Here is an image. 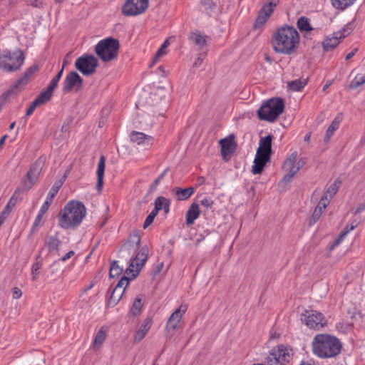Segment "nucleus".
<instances>
[{"mask_svg":"<svg viewBox=\"0 0 365 365\" xmlns=\"http://www.w3.org/2000/svg\"><path fill=\"white\" fill-rule=\"evenodd\" d=\"M271 45L277 53L287 56L293 55L300 45L299 34L294 26H281L273 32Z\"/></svg>","mask_w":365,"mask_h":365,"instance_id":"1","label":"nucleus"},{"mask_svg":"<svg viewBox=\"0 0 365 365\" xmlns=\"http://www.w3.org/2000/svg\"><path fill=\"white\" fill-rule=\"evenodd\" d=\"M140 237L137 233L132 235L127 242L121 247L120 252L124 255L128 254L130 257V264L126 268L125 273L134 279L139 273L148 259V250L142 247L138 252Z\"/></svg>","mask_w":365,"mask_h":365,"instance_id":"2","label":"nucleus"},{"mask_svg":"<svg viewBox=\"0 0 365 365\" xmlns=\"http://www.w3.org/2000/svg\"><path fill=\"white\" fill-rule=\"evenodd\" d=\"M86 215V208L83 202L71 200L58 213V225L66 230L73 229L81 225Z\"/></svg>","mask_w":365,"mask_h":365,"instance_id":"3","label":"nucleus"},{"mask_svg":"<svg viewBox=\"0 0 365 365\" xmlns=\"http://www.w3.org/2000/svg\"><path fill=\"white\" fill-rule=\"evenodd\" d=\"M312 352L322 359L335 357L340 354L341 344L338 338L328 334H318L312 342Z\"/></svg>","mask_w":365,"mask_h":365,"instance_id":"4","label":"nucleus"},{"mask_svg":"<svg viewBox=\"0 0 365 365\" xmlns=\"http://www.w3.org/2000/svg\"><path fill=\"white\" fill-rule=\"evenodd\" d=\"M42 163L43 161L41 159H38L31 165L26 177L22 179L20 186L16 188L10 198L6 205V208L10 207L11 206H14L19 200L21 193L29 191L36 184L42 170Z\"/></svg>","mask_w":365,"mask_h":365,"instance_id":"5","label":"nucleus"},{"mask_svg":"<svg viewBox=\"0 0 365 365\" xmlns=\"http://www.w3.org/2000/svg\"><path fill=\"white\" fill-rule=\"evenodd\" d=\"M24 60V55L20 49L4 51L0 53V70L8 73L17 71L22 67Z\"/></svg>","mask_w":365,"mask_h":365,"instance_id":"6","label":"nucleus"},{"mask_svg":"<svg viewBox=\"0 0 365 365\" xmlns=\"http://www.w3.org/2000/svg\"><path fill=\"white\" fill-rule=\"evenodd\" d=\"M284 104L281 98H271L263 103L257 111L260 120L274 121L284 111Z\"/></svg>","mask_w":365,"mask_h":365,"instance_id":"7","label":"nucleus"},{"mask_svg":"<svg viewBox=\"0 0 365 365\" xmlns=\"http://www.w3.org/2000/svg\"><path fill=\"white\" fill-rule=\"evenodd\" d=\"M119 41L113 38L101 40L95 47L96 55L104 62L110 61L118 56Z\"/></svg>","mask_w":365,"mask_h":365,"instance_id":"8","label":"nucleus"},{"mask_svg":"<svg viewBox=\"0 0 365 365\" xmlns=\"http://www.w3.org/2000/svg\"><path fill=\"white\" fill-rule=\"evenodd\" d=\"M293 354L290 346L280 344L269 351L265 362L267 365H286L292 360Z\"/></svg>","mask_w":365,"mask_h":365,"instance_id":"9","label":"nucleus"},{"mask_svg":"<svg viewBox=\"0 0 365 365\" xmlns=\"http://www.w3.org/2000/svg\"><path fill=\"white\" fill-rule=\"evenodd\" d=\"M297 152L294 151L284 162L282 168L287 174L283 177L282 180L285 182H291L294 176L299 171L307 162L305 158H301L297 160Z\"/></svg>","mask_w":365,"mask_h":365,"instance_id":"10","label":"nucleus"},{"mask_svg":"<svg viewBox=\"0 0 365 365\" xmlns=\"http://www.w3.org/2000/svg\"><path fill=\"white\" fill-rule=\"evenodd\" d=\"M302 321L309 329L319 330L327 325L324 314L317 310H305L302 314Z\"/></svg>","mask_w":365,"mask_h":365,"instance_id":"11","label":"nucleus"},{"mask_svg":"<svg viewBox=\"0 0 365 365\" xmlns=\"http://www.w3.org/2000/svg\"><path fill=\"white\" fill-rule=\"evenodd\" d=\"M98 66V60L89 54H83L78 57L75 62V68L84 76L93 74Z\"/></svg>","mask_w":365,"mask_h":365,"instance_id":"12","label":"nucleus"},{"mask_svg":"<svg viewBox=\"0 0 365 365\" xmlns=\"http://www.w3.org/2000/svg\"><path fill=\"white\" fill-rule=\"evenodd\" d=\"M38 69L39 68L37 64H34L29 67L22 76L10 87L7 93L9 94H16L21 91L30 82Z\"/></svg>","mask_w":365,"mask_h":365,"instance_id":"13","label":"nucleus"},{"mask_svg":"<svg viewBox=\"0 0 365 365\" xmlns=\"http://www.w3.org/2000/svg\"><path fill=\"white\" fill-rule=\"evenodd\" d=\"M149 0H126L121 12L125 16H137L145 11Z\"/></svg>","mask_w":365,"mask_h":365,"instance_id":"14","label":"nucleus"},{"mask_svg":"<svg viewBox=\"0 0 365 365\" xmlns=\"http://www.w3.org/2000/svg\"><path fill=\"white\" fill-rule=\"evenodd\" d=\"M187 304H182L179 306L178 309H176L168 318L166 326L165 331L168 333H170L173 335L178 327L182 317L185 314L187 310Z\"/></svg>","mask_w":365,"mask_h":365,"instance_id":"15","label":"nucleus"},{"mask_svg":"<svg viewBox=\"0 0 365 365\" xmlns=\"http://www.w3.org/2000/svg\"><path fill=\"white\" fill-rule=\"evenodd\" d=\"M131 278H128L123 276L119 282L117 283L114 289H113L110 297L108 300V305L110 307H115L121 299L125 288L129 284V281Z\"/></svg>","mask_w":365,"mask_h":365,"instance_id":"16","label":"nucleus"},{"mask_svg":"<svg viewBox=\"0 0 365 365\" xmlns=\"http://www.w3.org/2000/svg\"><path fill=\"white\" fill-rule=\"evenodd\" d=\"M83 86V79L76 71L69 72L63 83L62 91L67 93L73 90L79 91Z\"/></svg>","mask_w":365,"mask_h":365,"instance_id":"17","label":"nucleus"},{"mask_svg":"<svg viewBox=\"0 0 365 365\" xmlns=\"http://www.w3.org/2000/svg\"><path fill=\"white\" fill-rule=\"evenodd\" d=\"M275 7L276 4L272 1H269L262 6L254 23L255 29H261L265 24L270 16L272 14Z\"/></svg>","mask_w":365,"mask_h":365,"instance_id":"18","label":"nucleus"},{"mask_svg":"<svg viewBox=\"0 0 365 365\" xmlns=\"http://www.w3.org/2000/svg\"><path fill=\"white\" fill-rule=\"evenodd\" d=\"M351 32V29L346 26L341 31L334 33L332 36L327 37L323 42V48L325 51H329L336 47L341 38H345Z\"/></svg>","mask_w":365,"mask_h":365,"instance_id":"19","label":"nucleus"},{"mask_svg":"<svg viewBox=\"0 0 365 365\" xmlns=\"http://www.w3.org/2000/svg\"><path fill=\"white\" fill-rule=\"evenodd\" d=\"M221 155L224 160H229L236 149V143L233 135L222 139L219 142Z\"/></svg>","mask_w":365,"mask_h":365,"instance_id":"20","label":"nucleus"},{"mask_svg":"<svg viewBox=\"0 0 365 365\" xmlns=\"http://www.w3.org/2000/svg\"><path fill=\"white\" fill-rule=\"evenodd\" d=\"M152 324L153 319L150 317H147L143 321L133 336V341L134 344H138L144 339Z\"/></svg>","mask_w":365,"mask_h":365,"instance_id":"21","label":"nucleus"},{"mask_svg":"<svg viewBox=\"0 0 365 365\" xmlns=\"http://www.w3.org/2000/svg\"><path fill=\"white\" fill-rule=\"evenodd\" d=\"M189 40L199 49H203L207 46L210 38L199 31H195L190 34Z\"/></svg>","mask_w":365,"mask_h":365,"instance_id":"22","label":"nucleus"},{"mask_svg":"<svg viewBox=\"0 0 365 365\" xmlns=\"http://www.w3.org/2000/svg\"><path fill=\"white\" fill-rule=\"evenodd\" d=\"M269 158L270 156L257 152L252 168V173L255 175L260 174Z\"/></svg>","mask_w":365,"mask_h":365,"instance_id":"23","label":"nucleus"},{"mask_svg":"<svg viewBox=\"0 0 365 365\" xmlns=\"http://www.w3.org/2000/svg\"><path fill=\"white\" fill-rule=\"evenodd\" d=\"M328 205V201L326 198L320 199L309 219V224L310 226L314 225L319 220Z\"/></svg>","mask_w":365,"mask_h":365,"instance_id":"24","label":"nucleus"},{"mask_svg":"<svg viewBox=\"0 0 365 365\" xmlns=\"http://www.w3.org/2000/svg\"><path fill=\"white\" fill-rule=\"evenodd\" d=\"M105 164H106V158L103 155H101L98 163L97 170H96V175H97L96 189L99 193L101 192V191L103 190V177H104V172H105Z\"/></svg>","mask_w":365,"mask_h":365,"instance_id":"25","label":"nucleus"},{"mask_svg":"<svg viewBox=\"0 0 365 365\" xmlns=\"http://www.w3.org/2000/svg\"><path fill=\"white\" fill-rule=\"evenodd\" d=\"M130 138L132 142L138 145H150L153 141L152 136L138 131H133L130 135Z\"/></svg>","mask_w":365,"mask_h":365,"instance_id":"26","label":"nucleus"},{"mask_svg":"<svg viewBox=\"0 0 365 365\" xmlns=\"http://www.w3.org/2000/svg\"><path fill=\"white\" fill-rule=\"evenodd\" d=\"M200 215V206L197 203H192L185 215L186 224L191 225Z\"/></svg>","mask_w":365,"mask_h":365,"instance_id":"27","label":"nucleus"},{"mask_svg":"<svg viewBox=\"0 0 365 365\" xmlns=\"http://www.w3.org/2000/svg\"><path fill=\"white\" fill-rule=\"evenodd\" d=\"M257 152L270 156L272 152V135L261 138Z\"/></svg>","mask_w":365,"mask_h":365,"instance_id":"28","label":"nucleus"},{"mask_svg":"<svg viewBox=\"0 0 365 365\" xmlns=\"http://www.w3.org/2000/svg\"><path fill=\"white\" fill-rule=\"evenodd\" d=\"M45 245L50 252H56L59 255L61 242L57 236H48L45 240Z\"/></svg>","mask_w":365,"mask_h":365,"instance_id":"29","label":"nucleus"},{"mask_svg":"<svg viewBox=\"0 0 365 365\" xmlns=\"http://www.w3.org/2000/svg\"><path fill=\"white\" fill-rule=\"evenodd\" d=\"M178 200L182 201L187 200L195 192L194 187L187 188L175 187L173 190Z\"/></svg>","mask_w":365,"mask_h":365,"instance_id":"30","label":"nucleus"},{"mask_svg":"<svg viewBox=\"0 0 365 365\" xmlns=\"http://www.w3.org/2000/svg\"><path fill=\"white\" fill-rule=\"evenodd\" d=\"M341 120V118L338 115L331 121L325 133V142H328L334 135V132L339 128Z\"/></svg>","mask_w":365,"mask_h":365,"instance_id":"31","label":"nucleus"},{"mask_svg":"<svg viewBox=\"0 0 365 365\" xmlns=\"http://www.w3.org/2000/svg\"><path fill=\"white\" fill-rule=\"evenodd\" d=\"M106 339V328L105 327H101L95 336L93 343V347L94 349L101 348L102 344L105 341Z\"/></svg>","mask_w":365,"mask_h":365,"instance_id":"32","label":"nucleus"},{"mask_svg":"<svg viewBox=\"0 0 365 365\" xmlns=\"http://www.w3.org/2000/svg\"><path fill=\"white\" fill-rule=\"evenodd\" d=\"M59 188H60V186H57L56 185H54L51 188L49 192L48 193V195L46 196V200L44 201V202L43 203V205L41 207V208L48 211L50 205L53 202L54 197L57 195V193L59 190Z\"/></svg>","mask_w":365,"mask_h":365,"instance_id":"33","label":"nucleus"},{"mask_svg":"<svg viewBox=\"0 0 365 365\" xmlns=\"http://www.w3.org/2000/svg\"><path fill=\"white\" fill-rule=\"evenodd\" d=\"M170 202L169 200L160 196L157 197L155 200L154 210H156L158 212L161 210H164L165 212L168 213L170 210Z\"/></svg>","mask_w":365,"mask_h":365,"instance_id":"34","label":"nucleus"},{"mask_svg":"<svg viewBox=\"0 0 365 365\" xmlns=\"http://www.w3.org/2000/svg\"><path fill=\"white\" fill-rule=\"evenodd\" d=\"M356 0H331V5L337 10L344 11L351 6Z\"/></svg>","mask_w":365,"mask_h":365,"instance_id":"35","label":"nucleus"},{"mask_svg":"<svg viewBox=\"0 0 365 365\" xmlns=\"http://www.w3.org/2000/svg\"><path fill=\"white\" fill-rule=\"evenodd\" d=\"M307 84V79H296L287 83L288 88L293 91H300Z\"/></svg>","mask_w":365,"mask_h":365,"instance_id":"36","label":"nucleus"},{"mask_svg":"<svg viewBox=\"0 0 365 365\" xmlns=\"http://www.w3.org/2000/svg\"><path fill=\"white\" fill-rule=\"evenodd\" d=\"M143 304V302L142 297L139 296L137 297L135 299L133 305L130 309V314L134 317L138 316L141 312Z\"/></svg>","mask_w":365,"mask_h":365,"instance_id":"37","label":"nucleus"},{"mask_svg":"<svg viewBox=\"0 0 365 365\" xmlns=\"http://www.w3.org/2000/svg\"><path fill=\"white\" fill-rule=\"evenodd\" d=\"M52 93L53 91L47 88V89L45 91L41 93L40 95L34 101L37 103L38 106L43 105L51 99Z\"/></svg>","mask_w":365,"mask_h":365,"instance_id":"38","label":"nucleus"},{"mask_svg":"<svg viewBox=\"0 0 365 365\" xmlns=\"http://www.w3.org/2000/svg\"><path fill=\"white\" fill-rule=\"evenodd\" d=\"M297 25L298 29L301 31H309L312 30V28L310 26L309 21L306 17H300L297 22Z\"/></svg>","mask_w":365,"mask_h":365,"instance_id":"39","label":"nucleus"},{"mask_svg":"<svg viewBox=\"0 0 365 365\" xmlns=\"http://www.w3.org/2000/svg\"><path fill=\"white\" fill-rule=\"evenodd\" d=\"M66 62L63 63V67L59 71V72L58 73V74L54 77L53 78V79L51 81L48 88L51 90V91H54V89L56 88L61 76H62V74H63V69H64V67L66 66Z\"/></svg>","mask_w":365,"mask_h":365,"instance_id":"40","label":"nucleus"},{"mask_svg":"<svg viewBox=\"0 0 365 365\" xmlns=\"http://www.w3.org/2000/svg\"><path fill=\"white\" fill-rule=\"evenodd\" d=\"M338 190V187L336 185V184L331 185L327 192L324 194V195L321 197V199H325L327 200L328 204H329L330 201L333 198L334 195L336 193Z\"/></svg>","mask_w":365,"mask_h":365,"instance_id":"41","label":"nucleus"},{"mask_svg":"<svg viewBox=\"0 0 365 365\" xmlns=\"http://www.w3.org/2000/svg\"><path fill=\"white\" fill-rule=\"evenodd\" d=\"M123 270V267H120L118 265V262L115 261L110 265L109 275L112 278L118 277L120 274H122Z\"/></svg>","mask_w":365,"mask_h":365,"instance_id":"42","label":"nucleus"},{"mask_svg":"<svg viewBox=\"0 0 365 365\" xmlns=\"http://www.w3.org/2000/svg\"><path fill=\"white\" fill-rule=\"evenodd\" d=\"M42 263L39 260H36V262L32 264L31 267V274L32 279L36 280L39 277V270L41 269Z\"/></svg>","mask_w":365,"mask_h":365,"instance_id":"43","label":"nucleus"},{"mask_svg":"<svg viewBox=\"0 0 365 365\" xmlns=\"http://www.w3.org/2000/svg\"><path fill=\"white\" fill-rule=\"evenodd\" d=\"M354 229V226H351L350 228L346 227L344 228V230L341 232L339 236L334 240L332 245L331 246V249H333L335 246L340 244V242L343 240L345 235L349 232L350 231L353 230Z\"/></svg>","mask_w":365,"mask_h":365,"instance_id":"44","label":"nucleus"},{"mask_svg":"<svg viewBox=\"0 0 365 365\" xmlns=\"http://www.w3.org/2000/svg\"><path fill=\"white\" fill-rule=\"evenodd\" d=\"M158 212L155 210L154 209L150 212V213L147 216L144 224H143V228L146 229L148 227H149L153 222L155 217L158 215Z\"/></svg>","mask_w":365,"mask_h":365,"instance_id":"45","label":"nucleus"},{"mask_svg":"<svg viewBox=\"0 0 365 365\" xmlns=\"http://www.w3.org/2000/svg\"><path fill=\"white\" fill-rule=\"evenodd\" d=\"M200 204L207 210L213 206L214 201L211 199V197L204 196L200 200Z\"/></svg>","mask_w":365,"mask_h":365,"instance_id":"46","label":"nucleus"},{"mask_svg":"<svg viewBox=\"0 0 365 365\" xmlns=\"http://www.w3.org/2000/svg\"><path fill=\"white\" fill-rule=\"evenodd\" d=\"M47 212V210H43V208H40V210H38V212L35 218V220L33 223V227H37L39 223L41 222V221L42 220V218L44 215V214Z\"/></svg>","mask_w":365,"mask_h":365,"instance_id":"47","label":"nucleus"},{"mask_svg":"<svg viewBox=\"0 0 365 365\" xmlns=\"http://www.w3.org/2000/svg\"><path fill=\"white\" fill-rule=\"evenodd\" d=\"M165 53H166L165 49H164L162 46H160L155 55V57L153 59L154 61L156 62L157 61H158V59L160 58Z\"/></svg>","mask_w":365,"mask_h":365,"instance_id":"48","label":"nucleus"},{"mask_svg":"<svg viewBox=\"0 0 365 365\" xmlns=\"http://www.w3.org/2000/svg\"><path fill=\"white\" fill-rule=\"evenodd\" d=\"M12 295L15 299H20L22 296V292L19 287H14L12 289Z\"/></svg>","mask_w":365,"mask_h":365,"instance_id":"49","label":"nucleus"},{"mask_svg":"<svg viewBox=\"0 0 365 365\" xmlns=\"http://www.w3.org/2000/svg\"><path fill=\"white\" fill-rule=\"evenodd\" d=\"M38 106L37 103H36L34 101L32 102V103L30 105L29 108L26 110V116H30L33 114L34 111L36 108V107Z\"/></svg>","mask_w":365,"mask_h":365,"instance_id":"50","label":"nucleus"},{"mask_svg":"<svg viewBox=\"0 0 365 365\" xmlns=\"http://www.w3.org/2000/svg\"><path fill=\"white\" fill-rule=\"evenodd\" d=\"M30 5L36 7V8H42L43 7V1L42 0H30Z\"/></svg>","mask_w":365,"mask_h":365,"instance_id":"51","label":"nucleus"},{"mask_svg":"<svg viewBox=\"0 0 365 365\" xmlns=\"http://www.w3.org/2000/svg\"><path fill=\"white\" fill-rule=\"evenodd\" d=\"M74 255H75L74 251L71 250V251L68 252L64 256H63L60 260L62 262H66L68 259H69L71 257H73Z\"/></svg>","mask_w":365,"mask_h":365,"instance_id":"52","label":"nucleus"},{"mask_svg":"<svg viewBox=\"0 0 365 365\" xmlns=\"http://www.w3.org/2000/svg\"><path fill=\"white\" fill-rule=\"evenodd\" d=\"M357 51V48H354L353 51H351V52H349L346 56V58L345 59L347 61V60H349L351 59L356 53Z\"/></svg>","mask_w":365,"mask_h":365,"instance_id":"53","label":"nucleus"},{"mask_svg":"<svg viewBox=\"0 0 365 365\" xmlns=\"http://www.w3.org/2000/svg\"><path fill=\"white\" fill-rule=\"evenodd\" d=\"M165 173L160 174L154 181L155 185H158L160 182L163 179Z\"/></svg>","mask_w":365,"mask_h":365,"instance_id":"54","label":"nucleus"},{"mask_svg":"<svg viewBox=\"0 0 365 365\" xmlns=\"http://www.w3.org/2000/svg\"><path fill=\"white\" fill-rule=\"evenodd\" d=\"M6 138H7V135H4V136H2L0 138V150H1V148H3V146H4V143H5Z\"/></svg>","mask_w":365,"mask_h":365,"instance_id":"55","label":"nucleus"},{"mask_svg":"<svg viewBox=\"0 0 365 365\" xmlns=\"http://www.w3.org/2000/svg\"><path fill=\"white\" fill-rule=\"evenodd\" d=\"M202 58H201L200 57H198V58L195 60V63H194V65H193V66H195V67H198V66H200V64H201V63H202Z\"/></svg>","mask_w":365,"mask_h":365,"instance_id":"56","label":"nucleus"},{"mask_svg":"<svg viewBox=\"0 0 365 365\" xmlns=\"http://www.w3.org/2000/svg\"><path fill=\"white\" fill-rule=\"evenodd\" d=\"M332 83L331 81H328L323 87V91H326Z\"/></svg>","mask_w":365,"mask_h":365,"instance_id":"57","label":"nucleus"},{"mask_svg":"<svg viewBox=\"0 0 365 365\" xmlns=\"http://www.w3.org/2000/svg\"><path fill=\"white\" fill-rule=\"evenodd\" d=\"M311 138V133H308L305 136H304V140L308 142L309 141Z\"/></svg>","mask_w":365,"mask_h":365,"instance_id":"58","label":"nucleus"},{"mask_svg":"<svg viewBox=\"0 0 365 365\" xmlns=\"http://www.w3.org/2000/svg\"><path fill=\"white\" fill-rule=\"evenodd\" d=\"M169 45V42H168V40H166L163 44H162V47L165 49L167 48V46Z\"/></svg>","mask_w":365,"mask_h":365,"instance_id":"59","label":"nucleus"},{"mask_svg":"<svg viewBox=\"0 0 365 365\" xmlns=\"http://www.w3.org/2000/svg\"><path fill=\"white\" fill-rule=\"evenodd\" d=\"M300 365H315L313 363H311L309 361H302Z\"/></svg>","mask_w":365,"mask_h":365,"instance_id":"60","label":"nucleus"},{"mask_svg":"<svg viewBox=\"0 0 365 365\" xmlns=\"http://www.w3.org/2000/svg\"><path fill=\"white\" fill-rule=\"evenodd\" d=\"M14 126H15V122L11 123L10 126H9V129L10 130L14 129Z\"/></svg>","mask_w":365,"mask_h":365,"instance_id":"61","label":"nucleus"},{"mask_svg":"<svg viewBox=\"0 0 365 365\" xmlns=\"http://www.w3.org/2000/svg\"><path fill=\"white\" fill-rule=\"evenodd\" d=\"M64 0H55L56 3H61L63 2Z\"/></svg>","mask_w":365,"mask_h":365,"instance_id":"62","label":"nucleus"},{"mask_svg":"<svg viewBox=\"0 0 365 365\" xmlns=\"http://www.w3.org/2000/svg\"><path fill=\"white\" fill-rule=\"evenodd\" d=\"M56 263H57V261H55V262H54L51 265V267H53Z\"/></svg>","mask_w":365,"mask_h":365,"instance_id":"63","label":"nucleus"}]
</instances>
